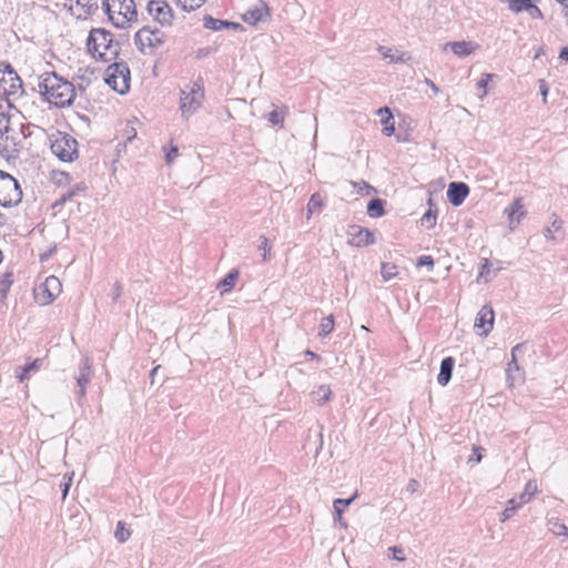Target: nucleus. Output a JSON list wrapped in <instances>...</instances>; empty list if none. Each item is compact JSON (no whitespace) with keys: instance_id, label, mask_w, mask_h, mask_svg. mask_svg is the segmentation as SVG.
<instances>
[{"instance_id":"f257e3e1","label":"nucleus","mask_w":568,"mask_h":568,"mask_svg":"<svg viewBox=\"0 0 568 568\" xmlns=\"http://www.w3.org/2000/svg\"><path fill=\"white\" fill-rule=\"evenodd\" d=\"M39 91L44 101L57 108L69 106L75 99L74 85L54 71L40 75Z\"/></svg>"},{"instance_id":"f03ea898","label":"nucleus","mask_w":568,"mask_h":568,"mask_svg":"<svg viewBox=\"0 0 568 568\" xmlns=\"http://www.w3.org/2000/svg\"><path fill=\"white\" fill-rule=\"evenodd\" d=\"M30 134V124H16L10 118H0V155L7 159L18 156Z\"/></svg>"},{"instance_id":"7ed1b4c3","label":"nucleus","mask_w":568,"mask_h":568,"mask_svg":"<svg viewBox=\"0 0 568 568\" xmlns=\"http://www.w3.org/2000/svg\"><path fill=\"white\" fill-rule=\"evenodd\" d=\"M88 51L93 58L111 61L119 55L120 43L115 42L113 34L102 28H94L87 39Z\"/></svg>"},{"instance_id":"20e7f679","label":"nucleus","mask_w":568,"mask_h":568,"mask_svg":"<svg viewBox=\"0 0 568 568\" xmlns=\"http://www.w3.org/2000/svg\"><path fill=\"white\" fill-rule=\"evenodd\" d=\"M102 9L115 28L123 29L130 22L138 20L134 0H103Z\"/></svg>"},{"instance_id":"39448f33","label":"nucleus","mask_w":568,"mask_h":568,"mask_svg":"<svg viewBox=\"0 0 568 568\" xmlns=\"http://www.w3.org/2000/svg\"><path fill=\"white\" fill-rule=\"evenodd\" d=\"M204 100V85L202 78L193 81L186 89L181 90L180 110L185 120H189L201 106Z\"/></svg>"},{"instance_id":"423d86ee","label":"nucleus","mask_w":568,"mask_h":568,"mask_svg":"<svg viewBox=\"0 0 568 568\" xmlns=\"http://www.w3.org/2000/svg\"><path fill=\"white\" fill-rule=\"evenodd\" d=\"M51 152L62 162H72L78 158V141L61 131L50 135Z\"/></svg>"},{"instance_id":"0eeeda50","label":"nucleus","mask_w":568,"mask_h":568,"mask_svg":"<svg viewBox=\"0 0 568 568\" xmlns=\"http://www.w3.org/2000/svg\"><path fill=\"white\" fill-rule=\"evenodd\" d=\"M130 68L126 62L120 61L110 64L105 70V83L119 94L130 90Z\"/></svg>"},{"instance_id":"6e6552de","label":"nucleus","mask_w":568,"mask_h":568,"mask_svg":"<svg viewBox=\"0 0 568 568\" xmlns=\"http://www.w3.org/2000/svg\"><path fill=\"white\" fill-rule=\"evenodd\" d=\"M0 180V205L3 207L17 206L22 201L21 186L11 174H1Z\"/></svg>"},{"instance_id":"1a4fd4ad","label":"nucleus","mask_w":568,"mask_h":568,"mask_svg":"<svg viewBox=\"0 0 568 568\" xmlns=\"http://www.w3.org/2000/svg\"><path fill=\"white\" fill-rule=\"evenodd\" d=\"M92 376V359L90 357H84L80 362L78 373L74 376L77 383L75 400L80 406H82L85 400L87 387L91 383Z\"/></svg>"},{"instance_id":"9d476101","label":"nucleus","mask_w":568,"mask_h":568,"mask_svg":"<svg viewBox=\"0 0 568 568\" xmlns=\"http://www.w3.org/2000/svg\"><path fill=\"white\" fill-rule=\"evenodd\" d=\"M164 41L163 33L158 29L151 30L150 27H143L134 34V43L142 53H145V48L158 49Z\"/></svg>"},{"instance_id":"9b49d317","label":"nucleus","mask_w":568,"mask_h":568,"mask_svg":"<svg viewBox=\"0 0 568 568\" xmlns=\"http://www.w3.org/2000/svg\"><path fill=\"white\" fill-rule=\"evenodd\" d=\"M61 291V283L58 277L51 275L45 278L44 283L34 292L36 302L45 306L51 304Z\"/></svg>"},{"instance_id":"f8f14e48","label":"nucleus","mask_w":568,"mask_h":568,"mask_svg":"<svg viewBox=\"0 0 568 568\" xmlns=\"http://www.w3.org/2000/svg\"><path fill=\"white\" fill-rule=\"evenodd\" d=\"M148 12L162 26H170L173 20V10L164 0H151L148 3Z\"/></svg>"},{"instance_id":"ddd939ff","label":"nucleus","mask_w":568,"mask_h":568,"mask_svg":"<svg viewBox=\"0 0 568 568\" xmlns=\"http://www.w3.org/2000/svg\"><path fill=\"white\" fill-rule=\"evenodd\" d=\"M347 236L349 244L357 247L368 246L375 242L374 233L361 225H349Z\"/></svg>"},{"instance_id":"4468645a","label":"nucleus","mask_w":568,"mask_h":568,"mask_svg":"<svg viewBox=\"0 0 568 568\" xmlns=\"http://www.w3.org/2000/svg\"><path fill=\"white\" fill-rule=\"evenodd\" d=\"M495 313L491 305H484L477 313L475 327L483 329L480 333L487 336L494 328Z\"/></svg>"},{"instance_id":"2eb2a0df","label":"nucleus","mask_w":568,"mask_h":568,"mask_svg":"<svg viewBox=\"0 0 568 568\" xmlns=\"http://www.w3.org/2000/svg\"><path fill=\"white\" fill-rule=\"evenodd\" d=\"M469 194V186L464 182H452L447 189V199L454 206H459L464 203Z\"/></svg>"},{"instance_id":"dca6fc26","label":"nucleus","mask_w":568,"mask_h":568,"mask_svg":"<svg viewBox=\"0 0 568 568\" xmlns=\"http://www.w3.org/2000/svg\"><path fill=\"white\" fill-rule=\"evenodd\" d=\"M509 10L519 13L527 12L532 19H542L541 10L534 3V0H508Z\"/></svg>"},{"instance_id":"f3484780","label":"nucleus","mask_w":568,"mask_h":568,"mask_svg":"<svg viewBox=\"0 0 568 568\" xmlns=\"http://www.w3.org/2000/svg\"><path fill=\"white\" fill-rule=\"evenodd\" d=\"M504 213L508 216L510 229H515L526 216L527 211L524 209L523 197H516Z\"/></svg>"},{"instance_id":"a211bd4d","label":"nucleus","mask_w":568,"mask_h":568,"mask_svg":"<svg viewBox=\"0 0 568 568\" xmlns=\"http://www.w3.org/2000/svg\"><path fill=\"white\" fill-rule=\"evenodd\" d=\"M455 366V359L452 356H447L442 359L439 373L437 375V383L440 386H446L453 376V371Z\"/></svg>"},{"instance_id":"6ab92c4d","label":"nucleus","mask_w":568,"mask_h":568,"mask_svg":"<svg viewBox=\"0 0 568 568\" xmlns=\"http://www.w3.org/2000/svg\"><path fill=\"white\" fill-rule=\"evenodd\" d=\"M268 7L264 1H260L258 6H256L254 9H250L246 11V13L243 16V20L248 24H256L257 22L262 21L264 17L268 16Z\"/></svg>"},{"instance_id":"aec40b11","label":"nucleus","mask_w":568,"mask_h":568,"mask_svg":"<svg viewBox=\"0 0 568 568\" xmlns=\"http://www.w3.org/2000/svg\"><path fill=\"white\" fill-rule=\"evenodd\" d=\"M446 47H450L453 52L460 58L468 57L477 48L473 42L467 41H455L446 43Z\"/></svg>"},{"instance_id":"412c9836","label":"nucleus","mask_w":568,"mask_h":568,"mask_svg":"<svg viewBox=\"0 0 568 568\" xmlns=\"http://www.w3.org/2000/svg\"><path fill=\"white\" fill-rule=\"evenodd\" d=\"M378 114L382 116L381 123L383 124V133L386 136L393 135L395 132V125L390 110L387 106L381 108L378 110Z\"/></svg>"},{"instance_id":"4be33fe9","label":"nucleus","mask_w":568,"mask_h":568,"mask_svg":"<svg viewBox=\"0 0 568 568\" xmlns=\"http://www.w3.org/2000/svg\"><path fill=\"white\" fill-rule=\"evenodd\" d=\"M428 210L424 213V215L420 219V223L423 226H425L428 230H432L436 225L437 221V209L435 204L433 203V200L428 199Z\"/></svg>"},{"instance_id":"5701e85b","label":"nucleus","mask_w":568,"mask_h":568,"mask_svg":"<svg viewBox=\"0 0 568 568\" xmlns=\"http://www.w3.org/2000/svg\"><path fill=\"white\" fill-rule=\"evenodd\" d=\"M311 395L317 405L323 406L332 399L333 393L328 385H321L317 389L313 390Z\"/></svg>"},{"instance_id":"b1692460","label":"nucleus","mask_w":568,"mask_h":568,"mask_svg":"<svg viewBox=\"0 0 568 568\" xmlns=\"http://www.w3.org/2000/svg\"><path fill=\"white\" fill-rule=\"evenodd\" d=\"M0 90H2L7 95H20L22 93V80L19 75L12 77V80H7V84L0 85Z\"/></svg>"},{"instance_id":"393cba45","label":"nucleus","mask_w":568,"mask_h":568,"mask_svg":"<svg viewBox=\"0 0 568 568\" xmlns=\"http://www.w3.org/2000/svg\"><path fill=\"white\" fill-rule=\"evenodd\" d=\"M385 203L386 202L379 197L372 199L367 204L368 216L376 219L385 215Z\"/></svg>"},{"instance_id":"a878e982","label":"nucleus","mask_w":568,"mask_h":568,"mask_svg":"<svg viewBox=\"0 0 568 568\" xmlns=\"http://www.w3.org/2000/svg\"><path fill=\"white\" fill-rule=\"evenodd\" d=\"M547 526L554 535L568 537V527L559 518H547Z\"/></svg>"},{"instance_id":"bb28decb","label":"nucleus","mask_w":568,"mask_h":568,"mask_svg":"<svg viewBox=\"0 0 568 568\" xmlns=\"http://www.w3.org/2000/svg\"><path fill=\"white\" fill-rule=\"evenodd\" d=\"M324 207V201L320 193H313L307 203V219L314 213H320Z\"/></svg>"},{"instance_id":"cd10ccee","label":"nucleus","mask_w":568,"mask_h":568,"mask_svg":"<svg viewBox=\"0 0 568 568\" xmlns=\"http://www.w3.org/2000/svg\"><path fill=\"white\" fill-rule=\"evenodd\" d=\"M537 493H538L537 483L535 480H529L525 485L524 491L519 495V497L517 499L519 500V503H521V505H525V504L529 503L536 496Z\"/></svg>"},{"instance_id":"c85d7f7f","label":"nucleus","mask_w":568,"mask_h":568,"mask_svg":"<svg viewBox=\"0 0 568 568\" xmlns=\"http://www.w3.org/2000/svg\"><path fill=\"white\" fill-rule=\"evenodd\" d=\"M521 503H519V500L517 498H511L507 501V506L506 508L503 510V513L500 514V521L501 523H505L507 521L509 518H511L516 511L521 508Z\"/></svg>"},{"instance_id":"c756f323","label":"nucleus","mask_w":568,"mask_h":568,"mask_svg":"<svg viewBox=\"0 0 568 568\" xmlns=\"http://www.w3.org/2000/svg\"><path fill=\"white\" fill-rule=\"evenodd\" d=\"M227 20H221L213 18L212 16H204L203 18V27L205 29L212 30V31H221L223 29H226Z\"/></svg>"},{"instance_id":"7c9ffc66","label":"nucleus","mask_w":568,"mask_h":568,"mask_svg":"<svg viewBox=\"0 0 568 568\" xmlns=\"http://www.w3.org/2000/svg\"><path fill=\"white\" fill-rule=\"evenodd\" d=\"M239 278V271L232 270L220 283L217 284L219 288H223V292H227L234 287L236 281Z\"/></svg>"},{"instance_id":"2f4dec72","label":"nucleus","mask_w":568,"mask_h":568,"mask_svg":"<svg viewBox=\"0 0 568 568\" xmlns=\"http://www.w3.org/2000/svg\"><path fill=\"white\" fill-rule=\"evenodd\" d=\"M13 284V273L6 272L0 276V295L6 298L11 285Z\"/></svg>"},{"instance_id":"473e14b6","label":"nucleus","mask_w":568,"mask_h":568,"mask_svg":"<svg viewBox=\"0 0 568 568\" xmlns=\"http://www.w3.org/2000/svg\"><path fill=\"white\" fill-rule=\"evenodd\" d=\"M357 498V494H354L349 498H337L333 501V508L335 515H343L346 508Z\"/></svg>"},{"instance_id":"72a5a7b5","label":"nucleus","mask_w":568,"mask_h":568,"mask_svg":"<svg viewBox=\"0 0 568 568\" xmlns=\"http://www.w3.org/2000/svg\"><path fill=\"white\" fill-rule=\"evenodd\" d=\"M17 75L18 73L10 63H0V85L7 84V80H12V77L16 78Z\"/></svg>"},{"instance_id":"f704fd0d","label":"nucleus","mask_w":568,"mask_h":568,"mask_svg":"<svg viewBox=\"0 0 568 568\" xmlns=\"http://www.w3.org/2000/svg\"><path fill=\"white\" fill-rule=\"evenodd\" d=\"M41 365V359L37 358L34 359L33 362L24 365L22 368H21V373H19L17 375V378L19 379V382H24L29 378V374L31 372H36Z\"/></svg>"},{"instance_id":"c9c22d12","label":"nucleus","mask_w":568,"mask_h":568,"mask_svg":"<svg viewBox=\"0 0 568 568\" xmlns=\"http://www.w3.org/2000/svg\"><path fill=\"white\" fill-rule=\"evenodd\" d=\"M561 227H562V221L558 216H555V219L551 222V224L544 229V231H542L544 236L547 240L554 241L555 240V235L554 234L556 232L560 231Z\"/></svg>"},{"instance_id":"e433bc0d","label":"nucleus","mask_w":568,"mask_h":568,"mask_svg":"<svg viewBox=\"0 0 568 568\" xmlns=\"http://www.w3.org/2000/svg\"><path fill=\"white\" fill-rule=\"evenodd\" d=\"M334 325H335V323H334L333 315H328L327 317H324L322 320V323L320 324L318 336L326 337L327 335H329L334 329Z\"/></svg>"},{"instance_id":"4c0bfd02","label":"nucleus","mask_w":568,"mask_h":568,"mask_svg":"<svg viewBox=\"0 0 568 568\" xmlns=\"http://www.w3.org/2000/svg\"><path fill=\"white\" fill-rule=\"evenodd\" d=\"M114 537L119 542H125L131 537V531L123 521H118Z\"/></svg>"},{"instance_id":"58836bf2","label":"nucleus","mask_w":568,"mask_h":568,"mask_svg":"<svg viewBox=\"0 0 568 568\" xmlns=\"http://www.w3.org/2000/svg\"><path fill=\"white\" fill-rule=\"evenodd\" d=\"M287 114V110H273L272 112L268 113L267 115V120L273 124V125H280V126H283V123H284V120H285V115Z\"/></svg>"},{"instance_id":"ea45409f","label":"nucleus","mask_w":568,"mask_h":568,"mask_svg":"<svg viewBox=\"0 0 568 568\" xmlns=\"http://www.w3.org/2000/svg\"><path fill=\"white\" fill-rule=\"evenodd\" d=\"M397 266L392 263H382L381 274L385 281H389L397 275Z\"/></svg>"},{"instance_id":"a19ab883","label":"nucleus","mask_w":568,"mask_h":568,"mask_svg":"<svg viewBox=\"0 0 568 568\" xmlns=\"http://www.w3.org/2000/svg\"><path fill=\"white\" fill-rule=\"evenodd\" d=\"M351 184H352L353 189L356 190V192L361 193V194L365 193V194L369 195V194L376 192L375 187H373L371 184H368L365 181H359V182L352 181Z\"/></svg>"},{"instance_id":"79ce46f5","label":"nucleus","mask_w":568,"mask_h":568,"mask_svg":"<svg viewBox=\"0 0 568 568\" xmlns=\"http://www.w3.org/2000/svg\"><path fill=\"white\" fill-rule=\"evenodd\" d=\"M378 52L381 54H383L384 58H389L392 62H395V63H398V62H406L405 60V53H402L397 57L394 55V53H390L392 52V49L390 48H386L384 45H379L378 47Z\"/></svg>"},{"instance_id":"37998d69","label":"nucleus","mask_w":568,"mask_h":568,"mask_svg":"<svg viewBox=\"0 0 568 568\" xmlns=\"http://www.w3.org/2000/svg\"><path fill=\"white\" fill-rule=\"evenodd\" d=\"M84 189H85L84 186H82L81 184H78L74 189H72V190L68 191L67 193H64L61 196L60 202L64 203L67 201H70L79 192L84 191Z\"/></svg>"},{"instance_id":"c03bdc74","label":"nucleus","mask_w":568,"mask_h":568,"mask_svg":"<svg viewBox=\"0 0 568 568\" xmlns=\"http://www.w3.org/2000/svg\"><path fill=\"white\" fill-rule=\"evenodd\" d=\"M416 266H427L429 270L434 267V258L430 255H420L417 258Z\"/></svg>"},{"instance_id":"a18cd8bd","label":"nucleus","mask_w":568,"mask_h":568,"mask_svg":"<svg viewBox=\"0 0 568 568\" xmlns=\"http://www.w3.org/2000/svg\"><path fill=\"white\" fill-rule=\"evenodd\" d=\"M483 450L480 446H473V455L469 457L468 463H480L483 459Z\"/></svg>"},{"instance_id":"49530a36","label":"nucleus","mask_w":568,"mask_h":568,"mask_svg":"<svg viewBox=\"0 0 568 568\" xmlns=\"http://www.w3.org/2000/svg\"><path fill=\"white\" fill-rule=\"evenodd\" d=\"M493 78V74L490 73H484L481 79L477 82V87L478 89H483L484 90V94L485 95L487 93V85H488V81Z\"/></svg>"},{"instance_id":"de8ad7c7","label":"nucleus","mask_w":568,"mask_h":568,"mask_svg":"<svg viewBox=\"0 0 568 568\" xmlns=\"http://www.w3.org/2000/svg\"><path fill=\"white\" fill-rule=\"evenodd\" d=\"M123 293L122 285L119 282H115L112 287V302L116 303Z\"/></svg>"},{"instance_id":"09e8293b","label":"nucleus","mask_w":568,"mask_h":568,"mask_svg":"<svg viewBox=\"0 0 568 568\" xmlns=\"http://www.w3.org/2000/svg\"><path fill=\"white\" fill-rule=\"evenodd\" d=\"M262 242L258 246V250L263 251V260L266 261L267 260V254L270 253L271 251V246L268 245V241L265 236H262Z\"/></svg>"},{"instance_id":"8fccbe9b","label":"nucleus","mask_w":568,"mask_h":568,"mask_svg":"<svg viewBox=\"0 0 568 568\" xmlns=\"http://www.w3.org/2000/svg\"><path fill=\"white\" fill-rule=\"evenodd\" d=\"M179 149L175 145H171L170 151L165 153V161L168 164L172 163L174 159L178 156Z\"/></svg>"},{"instance_id":"3c124183","label":"nucleus","mask_w":568,"mask_h":568,"mask_svg":"<svg viewBox=\"0 0 568 568\" xmlns=\"http://www.w3.org/2000/svg\"><path fill=\"white\" fill-rule=\"evenodd\" d=\"M63 479L65 481L61 485V490H62V498L65 499V497L69 493L70 486H71L72 475L68 476V477H67V475H64Z\"/></svg>"},{"instance_id":"603ef678","label":"nucleus","mask_w":568,"mask_h":568,"mask_svg":"<svg viewBox=\"0 0 568 568\" xmlns=\"http://www.w3.org/2000/svg\"><path fill=\"white\" fill-rule=\"evenodd\" d=\"M389 551H392L393 554V559L397 560V561H404L405 560V557L402 556L403 554V549L400 547H397V546H393V547H389L388 549Z\"/></svg>"},{"instance_id":"864d4df0","label":"nucleus","mask_w":568,"mask_h":568,"mask_svg":"<svg viewBox=\"0 0 568 568\" xmlns=\"http://www.w3.org/2000/svg\"><path fill=\"white\" fill-rule=\"evenodd\" d=\"M539 91L542 97L544 104L547 103V95H548V85L547 82L544 79L539 80Z\"/></svg>"},{"instance_id":"5fc2aeb1","label":"nucleus","mask_w":568,"mask_h":568,"mask_svg":"<svg viewBox=\"0 0 568 568\" xmlns=\"http://www.w3.org/2000/svg\"><path fill=\"white\" fill-rule=\"evenodd\" d=\"M57 251V246L49 247L45 252L40 253L39 257L41 262L48 261Z\"/></svg>"},{"instance_id":"6e6d98bb","label":"nucleus","mask_w":568,"mask_h":568,"mask_svg":"<svg viewBox=\"0 0 568 568\" xmlns=\"http://www.w3.org/2000/svg\"><path fill=\"white\" fill-rule=\"evenodd\" d=\"M520 347H521V345H520V344H518V345H516V346L511 349V356H513V358H511V362L508 364V366H509V367H508V369H507L508 372L511 369V367H514V368L518 369V364H517V361H516L515 353H516V351H518Z\"/></svg>"},{"instance_id":"4d7b16f0","label":"nucleus","mask_w":568,"mask_h":568,"mask_svg":"<svg viewBox=\"0 0 568 568\" xmlns=\"http://www.w3.org/2000/svg\"><path fill=\"white\" fill-rule=\"evenodd\" d=\"M489 261L487 258L484 260V264L481 265L479 277H486L489 274Z\"/></svg>"},{"instance_id":"13d9d810","label":"nucleus","mask_w":568,"mask_h":568,"mask_svg":"<svg viewBox=\"0 0 568 568\" xmlns=\"http://www.w3.org/2000/svg\"><path fill=\"white\" fill-rule=\"evenodd\" d=\"M418 488V481L416 479H410L407 485V490L410 493H415Z\"/></svg>"},{"instance_id":"bf43d9fd","label":"nucleus","mask_w":568,"mask_h":568,"mask_svg":"<svg viewBox=\"0 0 568 568\" xmlns=\"http://www.w3.org/2000/svg\"><path fill=\"white\" fill-rule=\"evenodd\" d=\"M304 354H305V356L310 357L311 359H315L317 362H320L322 359L318 354L314 353L311 349H306Z\"/></svg>"},{"instance_id":"052dcab7","label":"nucleus","mask_w":568,"mask_h":568,"mask_svg":"<svg viewBox=\"0 0 568 568\" xmlns=\"http://www.w3.org/2000/svg\"><path fill=\"white\" fill-rule=\"evenodd\" d=\"M425 83L432 89L434 93L437 94L439 92V88L430 79H425Z\"/></svg>"},{"instance_id":"680f3d73","label":"nucleus","mask_w":568,"mask_h":568,"mask_svg":"<svg viewBox=\"0 0 568 568\" xmlns=\"http://www.w3.org/2000/svg\"><path fill=\"white\" fill-rule=\"evenodd\" d=\"M190 10H194L199 7L202 6V3L204 2V0H190Z\"/></svg>"},{"instance_id":"e2e57ef3","label":"nucleus","mask_w":568,"mask_h":568,"mask_svg":"<svg viewBox=\"0 0 568 568\" xmlns=\"http://www.w3.org/2000/svg\"><path fill=\"white\" fill-rule=\"evenodd\" d=\"M559 59L565 60V61H567V62H568V47H564V48L560 50Z\"/></svg>"},{"instance_id":"0e129e2a","label":"nucleus","mask_w":568,"mask_h":568,"mask_svg":"<svg viewBox=\"0 0 568 568\" xmlns=\"http://www.w3.org/2000/svg\"><path fill=\"white\" fill-rule=\"evenodd\" d=\"M226 29L240 30L242 26L237 22L227 21Z\"/></svg>"},{"instance_id":"69168bd1","label":"nucleus","mask_w":568,"mask_h":568,"mask_svg":"<svg viewBox=\"0 0 568 568\" xmlns=\"http://www.w3.org/2000/svg\"><path fill=\"white\" fill-rule=\"evenodd\" d=\"M343 515H335V521L338 523L342 527H346V524L343 521Z\"/></svg>"},{"instance_id":"338daca9","label":"nucleus","mask_w":568,"mask_h":568,"mask_svg":"<svg viewBox=\"0 0 568 568\" xmlns=\"http://www.w3.org/2000/svg\"><path fill=\"white\" fill-rule=\"evenodd\" d=\"M160 367H161L160 365H159V366H155V367L151 371V373H150L151 379H153V378H154V376H156V373H158V371L160 369ZM153 382H154V381H152V383H153Z\"/></svg>"},{"instance_id":"774afa93","label":"nucleus","mask_w":568,"mask_h":568,"mask_svg":"<svg viewBox=\"0 0 568 568\" xmlns=\"http://www.w3.org/2000/svg\"><path fill=\"white\" fill-rule=\"evenodd\" d=\"M560 4L568 8V0H557Z\"/></svg>"}]
</instances>
